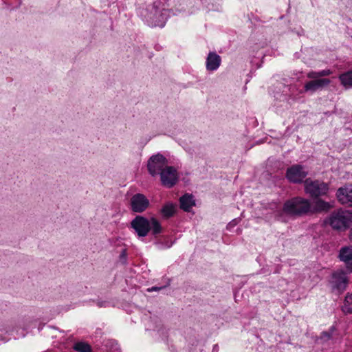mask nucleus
<instances>
[{
	"instance_id": "obj_2",
	"label": "nucleus",
	"mask_w": 352,
	"mask_h": 352,
	"mask_svg": "<svg viewBox=\"0 0 352 352\" xmlns=\"http://www.w3.org/2000/svg\"><path fill=\"white\" fill-rule=\"evenodd\" d=\"M333 230H344L352 224V212L349 210H338L333 211L324 221Z\"/></svg>"
},
{
	"instance_id": "obj_13",
	"label": "nucleus",
	"mask_w": 352,
	"mask_h": 352,
	"mask_svg": "<svg viewBox=\"0 0 352 352\" xmlns=\"http://www.w3.org/2000/svg\"><path fill=\"white\" fill-rule=\"evenodd\" d=\"M339 258L346 263L349 272H352V248H342L340 250Z\"/></svg>"
},
{
	"instance_id": "obj_8",
	"label": "nucleus",
	"mask_w": 352,
	"mask_h": 352,
	"mask_svg": "<svg viewBox=\"0 0 352 352\" xmlns=\"http://www.w3.org/2000/svg\"><path fill=\"white\" fill-rule=\"evenodd\" d=\"M331 283L333 289H336L338 293L343 292L348 283V278L344 272L340 271L333 273Z\"/></svg>"
},
{
	"instance_id": "obj_21",
	"label": "nucleus",
	"mask_w": 352,
	"mask_h": 352,
	"mask_svg": "<svg viewBox=\"0 0 352 352\" xmlns=\"http://www.w3.org/2000/svg\"><path fill=\"white\" fill-rule=\"evenodd\" d=\"M159 17L160 19H159V21L157 23H155V26H159L160 28L164 27L166 22L167 21V19L168 17V11L166 10H164L162 12H161Z\"/></svg>"
},
{
	"instance_id": "obj_15",
	"label": "nucleus",
	"mask_w": 352,
	"mask_h": 352,
	"mask_svg": "<svg viewBox=\"0 0 352 352\" xmlns=\"http://www.w3.org/2000/svg\"><path fill=\"white\" fill-rule=\"evenodd\" d=\"M169 164V160L166 155L160 153L155 154V174L162 169L170 166Z\"/></svg>"
},
{
	"instance_id": "obj_22",
	"label": "nucleus",
	"mask_w": 352,
	"mask_h": 352,
	"mask_svg": "<svg viewBox=\"0 0 352 352\" xmlns=\"http://www.w3.org/2000/svg\"><path fill=\"white\" fill-rule=\"evenodd\" d=\"M160 239H157V237L155 236V244H157L158 246L162 249L170 248L172 246V245L173 244V242L170 241L167 239H165L164 243L160 242Z\"/></svg>"
},
{
	"instance_id": "obj_23",
	"label": "nucleus",
	"mask_w": 352,
	"mask_h": 352,
	"mask_svg": "<svg viewBox=\"0 0 352 352\" xmlns=\"http://www.w3.org/2000/svg\"><path fill=\"white\" fill-rule=\"evenodd\" d=\"M147 168H148L149 173L152 176H154V155H151L149 157V160L148 161Z\"/></svg>"
},
{
	"instance_id": "obj_18",
	"label": "nucleus",
	"mask_w": 352,
	"mask_h": 352,
	"mask_svg": "<svg viewBox=\"0 0 352 352\" xmlns=\"http://www.w3.org/2000/svg\"><path fill=\"white\" fill-rule=\"evenodd\" d=\"M339 78L344 87H352V70L341 74Z\"/></svg>"
},
{
	"instance_id": "obj_31",
	"label": "nucleus",
	"mask_w": 352,
	"mask_h": 352,
	"mask_svg": "<svg viewBox=\"0 0 352 352\" xmlns=\"http://www.w3.org/2000/svg\"><path fill=\"white\" fill-rule=\"evenodd\" d=\"M163 287H155V292L157 291H160L162 289Z\"/></svg>"
},
{
	"instance_id": "obj_10",
	"label": "nucleus",
	"mask_w": 352,
	"mask_h": 352,
	"mask_svg": "<svg viewBox=\"0 0 352 352\" xmlns=\"http://www.w3.org/2000/svg\"><path fill=\"white\" fill-rule=\"evenodd\" d=\"M221 62V58L216 52H210L206 58V69L208 71L217 70Z\"/></svg>"
},
{
	"instance_id": "obj_9",
	"label": "nucleus",
	"mask_w": 352,
	"mask_h": 352,
	"mask_svg": "<svg viewBox=\"0 0 352 352\" xmlns=\"http://www.w3.org/2000/svg\"><path fill=\"white\" fill-rule=\"evenodd\" d=\"M330 80L327 78H320V79H313L312 80L308 81L305 84L304 86V92H309L313 94L319 89H322L324 87L329 85ZM303 91H301L300 93H302Z\"/></svg>"
},
{
	"instance_id": "obj_27",
	"label": "nucleus",
	"mask_w": 352,
	"mask_h": 352,
	"mask_svg": "<svg viewBox=\"0 0 352 352\" xmlns=\"http://www.w3.org/2000/svg\"><path fill=\"white\" fill-rule=\"evenodd\" d=\"M162 230V228L160 222L155 219V234L160 233Z\"/></svg>"
},
{
	"instance_id": "obj_16",
	"label": "nucleus",
	"mask_w": 352,
	"mask_h": 352,
	"mask_svg": "<svg viewBox=\"0 0 352 352\" xmlns=\"http://www.w3.org/2000/svg\"><path fill=\"white\" fill-rule=\"evenodd\" d=\"M160 212L163 218L168 219L175 214L176 212V205L168 202L163 206Z\"/></svg>"
},
{
	"instance_id": "obj_33",
	"label": "nucleus",
	"mask_w": 352,
	"mask_h": 352,
	"mask_svg": "<svg viewBox=\"0 0 352 352\" xmlns=\"http://www.w3.org/2000/svg\"><path fill=\"white\" fill-rule=\"evenodd\" d=\"M151 221H154V218H153V217H152V218H151Z\"/></svg>"
},
{
	"instance_id": "obj_6",
	"label": "nucleus",
	"mask_w": 352,
	"mask_h": 352,
	"mask_svg": "<svg viewBox=\"0 0 352 352\" xmlns=\"http://www.w3.org/2000/svg\"><path fill=\"white\" fill-rule=\"evenodd\" d=\"M131 227L135 230L139 237L147 236L151 230L149 221L140 215L136 216L131 221Z\"/></svg>"
},
{
	"instance_id": "obj_19",
	"label": "nucleus",
	"mask_w": 352,
	"mask_h": 352,
	"mask_svg": "<svg viewBox=\"0 0 352 352\" xmlns=\"http://www.w3.org/2000/svg\"><path fill=\"white\" fill-rule=\"evenodd\" d=\"M342 310L346 314L352 313V294H346Z\"/></svg>"
},
{
	"instance_id": "obj_11",
	"label": "nucleus",
	"mask_w": 352,
	"mask_h": 352,
	"mask_svg": "<svg viewBox=\"0 0 352 352\" xmlns=\"http://www.w3.org/2000/svg\"><path fill=\"white\" fill-rule=\"evenodd\" d=\"M338 201L342 204H349L352 205V188L342 187L338 188L336 192Z\"/></svg>"
},
{
	"instance_id": "obj_24",
	"label": "nucleus",
	"mask_w": 352,
	"mask_h": 352,
	"mask_svg": "<svg viewBox=\"0 0 352 352\" xmlns=\"http://www.w3.org/2000/svg\"><path fill=\"white\" fill-rule=\"evenodd\" d=\"M332 333L329 331H323L321 333L320 336V340H321L322 342H327L329 340L331 339Z\"/></svg>"
},
{
	"instance_id": "obj_3",
	"label": "nucleus",
	"mask_w": 352,
	"mask_h": 352,
	"mask_svg": "<svg viewBox=\"0 0 352 352\" xmlns=\"http://www.w3.org/2000/svg\"><path fill=\"white\" fill-rule=\"evenodd\" d=\"M304 190L307 195L315 199L327 196L329 191V185L323 181L307 178L304 181Z\"/></svg>"
},
{
	"instance_id": "obj_26",
	"label": "nucleus",
	"mask_w": 352,
	"mask_h": 352,
	"mask_svg": "<svg viewBox=\"0 0 352 352\" xmlns=\"http://www.w3.org/2000/svg\"><path fill=\"white\" fill-rule=\"evenodd\" d=\"M96 305L99 307H107L109 306V302H107V301H105V300H98L96 302Z\"/></svg>"
},
{
	"instance_id": "obj_32",
	"label": "nucleus",
	"mask_w": 352,
	"mask_h": 352,
	"mask_svg": "<svg viewBox=\"0 0 352 352\" xmlns=\"http://www.w3.org/2000/svg\"><path fill=\"white\" fill-rule=\"evenodd\" d=\"M148 292H153V291H154V287H152L151 288H148Z\"/></svg>"
},
{
	"instance_id": "obj_5",
	"label": "nucleus",
	"mask_w": 352,
	"mask_h": 352,
	"mask_svg": "<svg viewBox=\"0 0 352 352\" xmlns=\"http://www.w3.org/2000/svg\"><path fill=\"white\" fill-rule=\"evenodd\" d=\"M308 173L304 166L300 164L292 165L286 171V178L292 183L300 184L307 177Z\"/></svg>"
},
{
	"instance_id": "obj_30",
	"label": "nucleus",
	"mask_w": 352,
	"mask_h": 352,
	"mask_svg": "<svg viewBox=\"0 0 352 352\" xmlns=\"http://www.w3.org/2000/svg\"><path fill=\"white\" fill-rule=\"evenodd\" d=\"M218 351V346L217 345H214L213 349H212V352H217Z\"/></svg>"
},
{
	"instance_id": "obj_14",
	"label": "nucleus",
	"mask_w": 352,
	"mask_h": 352,
	"mask_svg": "<svg viewBox=\"0 0 352 352\" xmlns=\"http://www.w3.org/2000/svg\"><path fill=\"white\" fill-rule=\"evenodd\" d=\"M180 208L185 212H190L195 205L194 197L191 194L186 193L179 198Z\"/></svg>"
},
{
	"instance_id": "obj_1",
	"label": "nucleus",
	"mask_w": 352,
	"mask_h": 352,
	"mask_svg": "<svg viewBox=\"0 0 352 352\" xmlns=\"http://www.w3.org/2000/svg\"><path fill=\"white\" fill-rule=\"evenodd\" d=\"M311 210L310 201L301 197H296L286 201L283 208V210L287 214L298 217L311 213Z\"/></svg>"
},
{
	"instance_id": "obj_4",
	"label": "nucleus",
	"mask_w": 352,
	"mask_h": 352,
	"mask_svg": "<svg viewBox=\"0 0 352 352\" xmlns=\"http://www.w3.org/2000/svg\"><path fill=\"white\" fill-rule=\"evenodd\" d=\"M162 185L166 188H173L179 182V174L175 167L170 166L157 173Z\"/></svg>"
},
{
	"instance_id": "obj_28",
	"label": "nucleus",
	"mask_w": 352,
	"mask_h": 352,
	"mask_svg": "<svg viewBox=\"0 0 352 352\" xmlns=\"http://www.w3.org/2000/svg\"><path fill=\"white\" fill-rule=\"evenodd\" d=\"M238 222H239V219H234L228 224L227 228H232V227L235 226L238 223Z\"/></svg>"
},
{
	"instance_id": "obj_29",
	"label": "nucleus",
	"mask_w": 352,
	"mask_h": 352,
	"mask_svg": "<svg viewBox=\"0 0 352 352\" xmlns=\"http://www.w3.org/2000/svg\"><path fill=\"white\" fill-rule=\"evenodd\" d=\"M295 32L298 35V36H301V35H303L304 34V30L302 29H300L298 31H295Z\"/></svg>"
},
{
	"instance_id": "obj_17",
	"label": "nucleus",
	"mask_w": 352,
	"mask_h": 352,
	"mask_svg": "<svg viewBox=\"0 0 352 352\" xmlns=\"http://www.w3.org/2000/svg\"><path fill=\"white\" fill-rule=\"evenodd\" d=\"M332 74L330 69H323L319 72L311 71L307 74V77L311 79H320L321 77L327 76Z\"/></svg>"
},
{
	"instance_id": "obj_25",
	"label": "nucleus",
	"mask_w": 352,
	"mask_h": 352,
	"mask_svg": "<svg viewBox=\"0 0 352 352\" xmlns=\"http://www.w3.org/2000/svg\"><path fill=\"white\" fill-rule=\"evenodd\" d=\"M127 252L126 249H123L120 254V261L125 264L126 263Z\"/></svg>"
},
{
	"instance_id": "obj_7",
	"label": "nucleus",
	"mask_w": 352,
	"mask_h": 352,
	"mask_svg": "<svg viewBox=\"0 0 352 352\" xmlns=\"http://www.w3.org/2000/svg\"><path fill=\"white\" fill-rule=\"evenodd\" d=\"M149 201L145 195L137 193L130 199V208L133 212L141 213L146 210Z\"/></svg>"
},
{
	"instance_id": "obj_12",
	"label": "nucleus",
	"mask_w": 352,
	"mask_h": 352,
	"mask_svg": "<svg viewBox=\"0 0 352 352\" xmlns=\"http://www.w3.org/2000/svg\"><path fill=\"white\" fill-rule=\"evenodd\" d=\"M332 208L333 205L330 202L325 201L320 197L315 198L314 206H311V213L328 212Z\"/></svg>"
},
{
	"instance_id": "obj_20",
	"label": "nucleus",
	"mask_w": 352,
	"mask_h": 352,
	"mask_svg": "<svg viewBox=\"0 0 352 352\" xmlns=\"http://www.w3.org/2000/svg\"><path fill=\"white\" fill-rule=\"evenodd\" d=\"M74 349L78 352H91V346L85 342H78L74 344Z\"/></svg>"
}]
</instances>
